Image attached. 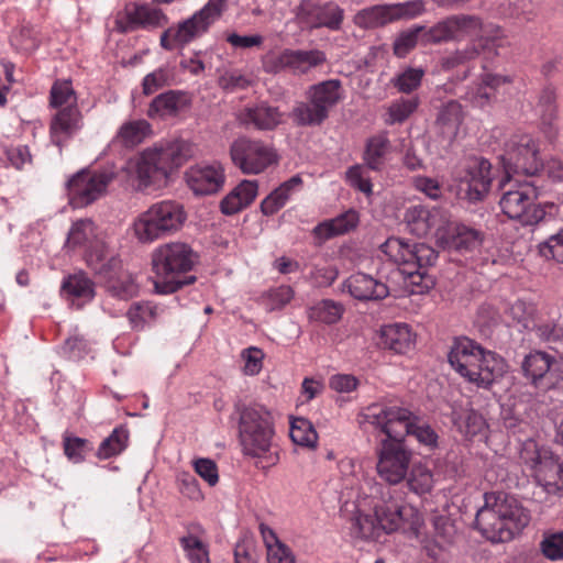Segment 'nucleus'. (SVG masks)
Here are the masks:
<instances>
[{"label": "nucleus", "mask_w": 563, "mask_h": 563, "mask_svg": "<svg viewBox=\"0 0 563 563\" xmlns=\"http://www.w3.org/2000/svg\"><path fill=\"white\" fill-rule=\"evenodd\" d=\"M194 154L190 142L175 139L144 148L128 163V173L135 188L145 191L166 184L170 174Z\"/></svg>", "instance_id": "f257e3e1"}, {"label": "nucleus", "mask_w": 563, "mask_h": 563, "mask_svg": "<svg viewBox=\"0 0 563 563\" xmlns=\"http://www.w3.org/2000/svg\"><path fill=\"white\" fill-rule=\"evenodd\" d=\"M239 413V442L244 456L254 465L267 471L279 462L278 446L274 441V419L264 405L252 402L235 406Z\"/></svg>", "instance_id": "f03ea898"}, {"label": "nucleus", "mask_w": 563, "mask_h": 563, "mask_svg": "<svg viewBox=\"0 0 563 563\" xmlns=\"http://www.w3.org/2000/svg\"><path fill=\"white\" fill-rule=\"evenodd\" d=\"M484 498L485 504L476 514L475 526L487 538L505 542L528 526L530 515L516 498L503 493H486Z\"/></svg>", "instance_id": "7ed1b4c3"}, {"label": "nucleus", "mask_w": 563, "mask_h": 563, "mask_svg": "<svg viewBox=\"0 0 563 563\" xmlns=\"http://www.w3.org/2000/svg\"><path fill=\"white\" fill-rule=\"evenodd\" d=\"M449 363L462 377L482 388H488L506 372V362L492 351H485L474 341L455 340L448 355Z\"/></svg>", "instance_id": "20e7f679"}, {"label": "nucleus", "mask_w": 563, "mask_h": 563, "mask_svg": "<svg viewBox=\"0 0 563 563\" xmlns=\"http://www.w3.org/2000/svg\"><path fill=\"white\" fill-rule=\"evenodd\" d=\"M195 262L196 256L186 243L169 242L156 247L152 253L156 292L173 294L183 286L195 283L196 277L187 275Z\"/></svg>", "instance_id": "39448f33"}, {"label": "nucleus", "mask_w": 563, "mask_h": 563, "mask_svg": "<svg viewBox=\"0 0 563 563\" xmlns=\"http://www.w3.org/2000/svg\"><path fill=\"white\" fill-rule=\"evenodd\" d=\"M186 218L187 214L179 202L163 200L139 214L133 222V231L140 242L151 243L179 231Z\"/></svg>", "instance_id": "423d86ee"}, {"label": "nucleus", "mask_w": 563, "mask_h": 563, "mask_svg": "<svg viewBox=\"0 0 563 563\" xmlns=\"http://www.w3.org/2000/svg\"><path fill=\"white\" fill-rule=\"evenodd\" d=\"M499 188L504 191L499 205L503 212L522 225H534L545 218V210L537 203V188L529 181L505 176Z\"/></svg>", "instance_id": "0eeeda50"}, {"label": "nucleus", "mask_w": 563, "mask_h": 563, "mask_svg": "<svg viewBox=\"0 0 563 563\" xmlns=\"http://www.w3.org/2000/svg\"><path fill=\"white\" fill-rule=\"evenodd\" d=\"M382 252L395 264L401 266L404 274L412 278L423 280L427 276V268L437 261L434 250L423 243H409L400 238H389L380 245Z\"/></svg>", "instance_id": "6e6552de"}, {"label": "nucleus", "mask_w": 563, "mask_h": 563, "mask_svg": "<svg viewBox=\"0 0 563 563\" xmlns=\"http://www.w3.org/2000/svg\"><path fill=\"white\" fill-rule=\"evenodd\" d=\"M88 266L104 283L110 296L128 300L137 294V285L132 274L122 268L117 256L106 254L103 250L90 252Z\"/></svg>", "instance_id": "1a4fd4ad"}, {"label": "nucleus", "mask_w": 563, "mask_h": 563, "mask_svg": "<svg viewBox=\"0 0 563 563\" xmlns=\"http://www.w3.org/2000/svg\"><path fill=\"white\" fill-rule=\"evenodd\" d=\"M410 410L391 400L368 405L358 415V422L364 428H372L385 434V439H404L406 421Z\"/></svg>", "instance_id": "9d476101"}, {"label": "nucleus", "mask_w": 563, "mask_h": 563, "mask_svg": "<svg viewBox=\"0 0 563 563\" xmlns=\"http://www.w3.org/2000/svg\"><path fill=\"white\" fill-rule=\"evenodd\" d=\"M230 156L234 166L245 175H258L278 162L276 150L271 144L246 136L233 141Z\"/></svg>", "instance_id": "9b49d317"}, {"label": "nucleus", "mask_w": 563, "mask_h": 563, "mask_svg": "<svg viewBox=\"0 0 563 563\" xmlns=\"http://www.w3.org/2000/svg\"><path fill=\"white\" fill-rule=\"evenodd\" d=\"M457 184V196L468 201H479L489 191L492 184V165L484 157H470L453 172Z\"/></svg>", "instance_id": "f8f14e48"}, {"label": "nucleus", "mask_w": 563, "mask_h": 563, "mask_svg": "<svg viewBox=\"0 0 563 563\" xmlns=\"http://www.w3.org/2000/svg\"><path fill=\"white\" fill-rule=\"evenodd\" d=\"M374 516L382 531L386 533L402 530L417 537L422 523L419 511L412 506L396 505L389 490L374 504Z\"/></svg>", "instance_id": "ddd939ff"}, {"label": "nucleus", "mask_w": 563, "mask_h": 563, "mask_svg": "<svg viewBox=\"0 0 563 563\" xmlns=\"http://www.w3.org/2000/svg\"><path fill=\"white\" fill-rule=\"evenodd\" d=\"M423 11L424 3L422 0L375 4L358 10L353 16V23L363 30H374L399 20L413 19Z\"/></svg>", "instance_id": "4468645a"}, {"label": "nucleus", "mask_w": 563, "mask_h": 563, "mask_svg": "<svg viewBox=\"0 0 563 563\" xmlns=\"http://www.w3.org/2000/svg\"><path fill=\"white\" fill-rule=\"evenodd\" d=\"M543 166L537 142L528 134L515 135L507 144L504 167L507 177L534 176Z\"/></svg>", "instance_id": "2eb2a0df"}, {"label": "nucleus", "mask_w": 563, "mask_h": 563, "mask_svg": "<svg viewBox=\"0 0 563 563\" xmlns=\"http://www.w3.org/2000/svg\"><path fill=\"white\" fill-rule=\"evenodd\" d=\"M411 459L402 439H383L377 452V474L389 485H397L407 478Z\"/></svg>", "instance_id": "dca6fc26"}, {"label": "nucleus", "mask_w": 563, "mask_h": 563, "mask_svg": "<svg viewBox=\"0 0 563 563\" xmlns=\"http://www.w3.org/2000/svg\"><path fill=\"white\" fill-rule=\"evenodd\" d=\"M112 178V175L106 172L79 170L66 183L69 203L74 208H84L93 203L106 194Z\"/></svg>", "instance_id": "f3484780"}, {"label": "nucleus", "mask_w": 563, "mask_h": 563, "mask_svg": "<svg viewBox=\"0 0 563 563\" xmlns=\"http://www.w3.org/2000/svg\"><path fill=\"white\" fill-rule=\"evenodd\" d=\"M523 463L533 472L537 481L545 486H556L563 479V463L548 448H539L536 442L527 441L520 453Z\"/></svg>", "instance_id": "a211bd4d"}, {"label": "nucleus", "mask_w": 563, "mask_h": 563, "mask_svg": "<svg viewBox=\"0 0 563 563\" xmlns=\"http://www.w3.org/2000/svg\"><path fill=\"white\" fill-rule=\"evenodd\" d=\"M294 12L298 23L310 30L339 31L344 20V10L333 1L301 0Z\"/></svg>", "instance_id": "6ab92c4d"}, {"label": "nucleus", "mask_w": 563, "mask_h": 563, "mask_svg": "<svg viewBox=\"0 0 563 563\" xmlns=\"http://www.w3.org/2000/svg\"><path fill=\"white\" fill-rule=\"evenodd\" d=\"M227 2L228 0H209L190 18L175 25L178 32L176 37L181 41L184 47L209 31L225 11Z\"/></svg>", "instance_id": "aec40b11"}, {"label": "nucleus", "mask_w": 563, "mask_h": 563, "mask_svg": "<svg viewBox=\"0 0 563 563\" xmlns=\"http://www.w3.org/2000/svg\"><path fill=\"white\" fill-rule=\"evenodd\" d=\"M405 220L409 231L417 236L434 235L440 243V232L445 230L449 216L440 208L413 206L406 212Z\"/></svg>", "instance_id": "412c9836"}, {"label": "nucleus", "mask_w": 563, "mask_h": 563, "mask_svg": "<svg viewBox=\"0 0 563 563\" xmlns=\"http://www.w3.org/2000/svg\"><path fill=\"white\" fill-rule=\"evenodd\" d=\"M452 23L455 37L460 35L473 36L479 49L485 51L495 45L501 37V30L493 23H484L476 15L459 14L452 15Z\"/></svg>", "instance_id": "4be33fe9"}, {"label": "nucleus", "mask_w": 563, "mask_h": 563, "mask_svg": "<svg viewBox=\"0 0 563 563\" xmlns=\"http://www.w3.org/2000/svg\"><path fill=\"white\" fill-rule=\"evenodd\" d=\"M186 181L196 195H212L224 184V170L220 163L197 164L185 174Z\"/></svg>", "instance_id": "5701e85b"}, {"label": "nucleus", "mask_w": 563, "mask_h": 563, "mask_svg": "<svg viewBox=\"0 0 563 563\" xmlns=\"http://www.w3.org/2000/svg\"><path fill=\"white\" fill-rule=\"evenodd\" d=\"M283 118L284 115L277 107L265 101L247 104L236 115L241 125L258 131L275 130L283 122Z\"/></svg>", "instance_id": "b1692460"}, {"label": "nucleus", "mask_w": 563, "mask_h": 563, "mask_svg": "<svg viewBox=\"0 0 563 563\" xmlns=\"http://www.w3.org/2000/svg\"><path fill=\"white\" fill-rule=\"evenodd\" d=\"M84 126L79 108L58 109L49 122L51 142L62 150V146Z\"/></svg>", "instance_id": "393cba45"}, {"label": "nucleus", "mask_w": 563, "mask_h": 563, "mask_svg": "<svg viewBox=\"0 0 563 563\" xmlns=\"http://www.w3.org/2000/svg\"><path fill=\"white\" fill-rule=\"evenodd\" d=\"M126 25L123 32L137 29L154 30L168 24V18L162 9L147 3H132L125 8Z\"/></svg>", "instance_id": "a878e982"}, {"label": "nucleus", "mask_w": 563, "mask_h": 563, "mask_svg": "<svg viewBox=\"0 0 563 563\" xmlns=\"http://www.w3.org/2000/svg\"><path fill=\"white\" fill-rule=\"evenodd\" d=\"M440 245L444 249H454L457 251H472L481 246L483 234L464 224L448 220L445 230L440 232Z\"/></svg>", "instance_id": "bb28decb"}, {"label": "nucleus", "mask_w": 563, "mask_h": 563, "mask_svg": "<svg viewBox=\"0 0 563 563\" xmlns=\"http://www.w3.org/2000/svg\"><path fill=\"white\" fill-rule=\"evenodd\" d=\"M66 246L69 249L86 247V261L90 252L103 250L106 254H111L104 242L97 236V228L90 219H79L75 221L67 234Z\"/></svg>", "instance_id": "cd10ccee"}, {"label": "nucleus", "mask_w": 563, "mask_h": 563, "mask_svg": "<svg viewBox=\"0 0 563 563\" xmlns=\"http://www.w3.org/2000/svg\"><path fill=\"white\" fill-rule=\"evenodd\" d=\"M349 294L361 301L382 300L389 295L386 284L364 273H355L343 284Z\"/></svg>", "instance_id": "c85d7f7f"}, {"label": "nucleus", "mask_w": 563, "mask_h": 563, "mask_svg": "<svg viewBox=\"0 0 563 563\" xmlns=\"http://www.w3.org/2000/svg\"><path fill=\"white\" fill-rule=\"evenodd\" d=\"M305 97L307 100L313 101L318 104L328 115L343 98L342 84L339 79H328L314 85H311Z\"/></svg>", "instance_id": "c756f323"}, {"label": "nucleus", "mask_w": 563, "mask_h": 563, "mask_svg": "<svg viewBox=\"0 0 563 563\" xmlns=\"http://www.w3.org/2000/svg\"><path fill=\"white\" fill-rule=\"evenodd\" d=\"M382 343L384 347L398 354H405L413 349L416 335L406 323L386 324L382 328Z\"/></svg>", "instance_id": "7c9ffc66"}, {"label": "nucleus", "mask_w": 563, "mask_h": 563, "mask_svg": "<svg viewBox=\"0 0 563 563\" xmlns=\"http://www.w3.org/2000/svg\"><path fill=\"white\" fill-rule=\"evenodd\" d=\"M302 188V178L300 175H294L274 189L262 202L261 211L265 216L277 213L289 201L291 196Z\"/></svg>", "instance_id": "2f4dec72"}, {"label": "nucleus", "mask_w": 563, "mask_h": 563, "mask_svg": "<svg viewBox=\"0 0 563 563\" xmlns=\"http://www.w3.org/2000/svg\"><path fill=\"white\" fill-rule=\"evenodd\" d=\"M188 106L185 92L169 90L155 97L148 108L147 114L151 118H167L176 115Z\"/></svg>", "instance_id": "473e14b6"}, {"label": "nucleus", "mask_w": 563, "mask_h": 563, "mask_svg": "<svg viewBox=\"0 0 563 563\" xmlns=\"http://www.w3.org/2000/svg\"><path fill=\"white\" fill-rule=\"evenodd\" d=\"M203 533L199 523H191L187 534L179 539L190 563H210L208 545L201 539Z\"/></svg>", "instance_id": "72a5a7b5"}, {"label": "nucleus", "mask_w": 563, "mask_h": 563, "mask_svg": "<svg viewBox=\"0 0 563 563\" xmlns=\"http://www.w3.org/2000/svg\"><path fill=\"white\" fill-rule=\"evenodd\" d=\"M290 73L294 76H303L311 70L322 67L327 63V55L318 48L312 49H290Z\"/></svg>", "instance_id": "f704fd0d"}, {"label": "nucleus", "mask_w": 563, "mask_h": 563, "mask_svg": "<svg viewBox=\"0 0 563 563\" xmlns=\"http://www.w3.org/2000/svg\"><path fill=\"white\" fill-rule=\"evenodd\" d=\"M358 221V212L354 209H350L331 220L319 223L313 231L318 238L328 240L354 230Z\"/></svg>", "instance_id": "c9c22d12"}, {"label": "nucleus", "mask_w": 563, "mask_h": 563, "mask_svg": "<svg viewBox=\"0 0 563 563\" xmlns=\"http://www.w3.org/2000/svg\"><path fill=\"white\" fill-rule=\"evenodd\" d=\"M391 144L388 139L387 132H379L371 136L364 151V163L368 169L378 172L386 162L387 155L390 153Z\"/></svg>", "instance_id": "e433bc0d"}, {"label": "nucleus", "mask_w": 563, "mask_h": 563, "mask_svg": "<svg viewBox=\"0 0 563 563\" xmlns=\"http://www.w3.org/2000/svg\"><path fill=\"white\" fill-rule=\"evenodd\" d=\"M462 120V106L457 101L450 100L442 106L438 114L437 126L444 140L452 142L455 139Z\"/></svg>", "instance_id": "4c0bfd02"}, {"label": "nucleus", "mask_w": 563, "mask_h": 563, "mask_svg": "<svg viewBox=\"0 0 563 563\" xmlns=\"http://www.w3.org/2000/svg\"><path fill=\"white\" fill-rule=\"evenodd\" d=\"M554 357L542 351H533L525 356L521 368L523 375L534 385L539 386L541 380L550 372Z\"/></svg>", "instance_id": "58836bf2"}, {"label": "nucleus", "mask_w": 563, "mask_h": 563, "mask_svg": "<svg viewBox=\"0 0 563 563\" xmlns=\"http://www.w3.org/2000/svg\"><path fill=\"white\" fill-rule=\"evenodd\" d=\"M151 133V124L144 120L124 122L118 130L113 143L126 148L141 144Z\"/></svg>", "instance_id": "ea45409f"}, {"label": "nucleus", "mask_w": 563, "mask_h": 563, "mask_svg": "<svg viewBox=\"0 0 563 563\" xmlns=\"http://www.w3.org/2000/svg\"><path fill=\"white\" fill-rule=\"evenodd\" d=\"M290 118L298 126H319L329 115L313 101L306 99L296 102L290 112Z\"/></svg>", "instance_id": "a19ab883"}, {"label": "nucleus", "mask_w": 563, "mask_h": 563, "mask_svg": "<svg viewBox=\"0 0 563 563\" xmlns=\"http://www.w3.org/2000/svg\"><path fill=\"white\" fill-rule=\"evenodd\" d=\"M263 539L267 549L268 563H296L291 549L282 542L269 528H262Z\"/></svg>", "instance_id": "79ce46f5"}, {"label": "nucleus", "mask_w": 563, "mask_h": 563, "mask_svg": "<svg viewBox=\"0 0 563 563\" xmlns=\"http://www.w3.org/2000/svg\"><path fill=\"white\" fill-rule=\"evenodd\" d=\"M62 292L68 297L91 300L95 297V285L85 273H78L63 280Z\"/></svg>", "instance_id": "37998d69"}, {"label": "nucleus", "mask_w": 563, "mask_h": 563, "mask_svg": "<svg viewBox=\"0 0 563 563\" xmlns=\"http://www.w3.org/2000/svg\"><path fill=\"white\" fill-rule=\"evenodd\" d=\"M556 92L554 87L547 85L540 92L536 111L540 115L544 132L551 135L552 122L556 117Z\"/></svg>", "instance_id": "c03bdc74"}, {"label": "nucleus", "mask_w": 563, "mask_h": 563, "mask_svg": "<svg viewBox=\"0 0 563 563\" xmlns=\"http://www.w3.org/2000/svg\"><path fill=\"white\" fill-rule=\"evenodd\" d=\"M49 107L55 109L78 108L77 95L68 80L55 81L49 92Z\"/></svg>", "instance_id": "a18cd8bd"}, {"label": "nucleus", "mask_w": 563, "mask_h": 563, "mask_svg": "<svg viewBox=\"0 0 563 563\" xmlns=\"http://www.w3.org/2000/svg\"><path fill=\"white\" fill-rule=\"evenodd\" d=\"M343 310V306L339 302L323 299L309 309L308 317L312 321L333 324L341 319Z\"/></svg>", "instance_id": "49530a36"}, {"label": "nucleus", "mask_w": 563, "mask_h": 563, "mask_svg": "<svg viewBox=\"0 0 563 563\" xmlns=\"http://www.w3.org/2000/svg\"><path fill=\"white\" fill-rule=\"evenodd\" d=\"M129 432L123 427L115 428L111 434L99 445L97 456L100 460H107L120 454L128 444Z\"/></svg>", "instance_id": "de8ad7c7"}, {"label": "nucleus", "mask_w": 563, "mask_h": 563, "mask_svg": "<svg viewBox=\"0 0 563 563\" xmlns=\"http://www.w3.org/2000/svg\"><path fill=\"white\" fill-rule=\"evenodd\" d=\"M405 424L404 438L406 435H412L421 444L430 448L437 445L438 435L435 431L429 424L422 422L411 411Z\"/></svg>", "instance_id": "09e8293b"}, {"label": "nucleus", "mask_w": 563, "mask_h": 563, "mask_svg": "<svg viewBox=\"0 0 563 563\" xmlns=\"http://www.w3.org/2000/svg\"><path fill=\"white\" fill-rule=\"evenodd\" d=\"M289 435L294 443L306 448H313L318 441L317 431L305 418H295L291 421Z\"/></svg>", "instance_id": "8fccbe9b"}, {"label": "nucleus", "mask_w": 563, "mask_h": 563, "mask_svg": "<svg viewBox=\"0 0 563 563\" xmlns=\"http://www.w3.org/2000/svg\"><path fill=\"white\" fill-rule=\"evenodd\" d=\"M508 313L514 321L518 322L527 330H532L540 317L536 305L522 299H518L511 303Z\"/></svg>", "instance_id": "3c124183"}, {"label": "nucleus", "mask_w": 563, "mask_h": 563, "mask_svg": "<svg viewBox=\"0 0 563 563\" xmlns=\"http://www.w3.org/2000/svg\"><path fill=\"white\" fill-rule=\"evenodd\" d=\"M454 38L456 37L453 29L452 18L449 16L429 29L423 26L421 44H439Z\"/></svg>", "instance_id": "603ef678"}, {"label": "nucleus", "mask_w": 563, "mask_h": 563, "mask_svg": "<svg viewBox=\"0 0 563 563\" xmlns=\"http://www.w3.org/2000/svg\"><path fill=\"white\" fill-rule=\"evenodd\" d=\"M452 420L461 431L471 437L482 432L486 426L483 416L473 409L465 410L463 415L457 411H453Z\"/></svg>", "instance_id": "864d4df0"}, {"label": "nucleus", "mask_w": 563, "mask_h": 563, "mask_svg": "<svg viewBox=\"0 0 563 563\" xmlns=\"http://www.w3.org/2000/svg\"><path fill=\"white\" fill-rule=\"evenodd\" d=\"M422 31V25H413L412 27L400 32L393 44L394 54L400 58L407 56L419 42L421 43Z\"/></svg>", "instance_id": "5fc2aeb1"}, {"label": "nucleus", "mask_w": 563, "mask_h": 563, "mask_svg": "<svg viewBox=\"0 0 563 563\" xmlns=\"http://www.w3.org/2000/svg\"><path fill=\"white\" fill-rule=\"evenodd\" d=\"M532 331L536 332L540 341L545 343H556L563 340V323L555 318L544 320L539 317Z\"/></svg>", "instance_id": "6e6d98bb"}, {"label": "nucleus", "mask_w": 563, "mask_h": 563, "mask_svg": "<svg viewBox=\"0 0 563 563\" xmlns=\"http://www.w3.org/2000/svg\"><path fill=\"white\" fill-rule=\"evenodd\" d=\"M407 484L412 493L423 495L431 490L433 486V475L426 466L415 465L409 473Z\"/></svg>", "instance_id": "4d7b16f0"}, {"label": "nucleus", "mask_w": 563, "mask_h": 563, "mask_svg": "<svg viewBox=\"0 0 563 563\" xmlns=\"http://www.w3.org/2000/svg\"><path fill=\"white\" fill-rule=\"evenodd\" d=\"M295 296L294 289L288 285H280L268 289L263 296V303L268 311L283 309Z\"/></svg>", "instance_id": "13d9d810"}, {"label": "nucleus", "mask_w": 563, "mask_h": 563, "mask_svg": "<svg viewBox=\"0 0 563 563\" xmlns=\"http://www.w3.org/2000/svg\"><path fill=\"white\" fill-rule=\"evenodd\" d=\"M130 324L133 329H143L144 325L157 316V307L151 302H135L126 312Z\"/></svg>", "instance_id": "bf43d9fd"}, {"label": "nucleus", "mask_w": 563, "mask_h": 563, "mask_svg": "<svg viewBox=\"0 0 563 563\" xmlns=\"http://www.w3.org/2000/svg\"><path fill=\"white\" fill-rule=\"evenodd\" d=\"M482 49L478 48L475 42H471L465 48L456 49L455 52L444 56L441 60V66L444 70H451L460 65H464L470 60L479 56Z\"/></svg>", "instance_id": "052dcab7"}, {"label": "nucleus", "mask_w": 563, "mask_h": 563, "mask_svg": "<svg viewBox=\"0 0 563 563\" xmlns=\"http://www.w3.org/2000/svg\"><path fill=\"white\" fill-rule=\"evenodd\" d=\"M338 274L336 267L331 264L313 263L310 265L308 279L316 287H329L336 279Z\"/></svg>", "instance_id": "680f3d73"}, {"label": "nucleus", "mask_w": 563, "mask_h": 563, "mask_svg": "<svg viewBox=\"0 0 563 563\" xmlns=\"http://www.w3.org/2000/svg\"><path fill=\"white\" fill-rule=\"evenodd\" d=\"M417 107V98L399 99L394 101L388 108V118L386 119V123L395 124L404 122L413 113Z\"/></svg>", "instance_id": "e2e57ef3"}, {"label": "nucleus", "mask_w": 563, "mask_h": 563, "mask_svg": "<svg viewBox=\"0 0 563 563\" xmlns=\"http://www.w3.org/2000/svg\"><path fill=\"white\" fill-rule=\"evenodd\" d=\"M366 165H353L351 166L345 175H346V181L352 186L353 188L357 189L358 191L369 196L373 192V186L371 183V179L366 173Z\"/></svg>", "instance_id": "0e129e2a"}, {"label": "nucleus", "mask_w": 563, "mask_h": 563, "mask_svg": "<svg viewBox=\"0 0 563 563\" xmlns=\"http://www.w3.org/2000/svg\"><path fill=\"white\" fill-rule=\"evenodd\" d=\"M423 75L421 68H407L394 79V86L400 92L410 93L420 86Z\"/></svg>", "instance_id": "69168bd1"}, {"label": "nucleus", "mask_w": 563, "mask_h": 563, "mask_svg": "<svg viewBox=\"0 0 563 563\" xmlns=\"http://www.w3.org/2000/svg\"><path fill=\"white\" fill-rule=\"evenodd\" d=\"M241 358L244 363L242 371L245 375L255 376L263 368L264 353L261 349L250 346L241 352Z\"/></svg>", "instance_id": "338daca9"}, {"label": "nucleus", "mask_w": 563, "mask_h": 563, "mask_svg": "<svg viewBox=\"0 0 563 563\" xmlns=\"http://www.w3.org/2000/svg\"><path fill=\"white\" fill-rule=\"evenodd\" d=\"M539 252L547 258L563 263V228L539 245Z\"/></svg>", "instance_id": "774afa93"}]
</instances>
